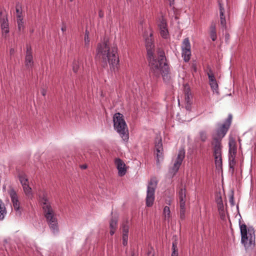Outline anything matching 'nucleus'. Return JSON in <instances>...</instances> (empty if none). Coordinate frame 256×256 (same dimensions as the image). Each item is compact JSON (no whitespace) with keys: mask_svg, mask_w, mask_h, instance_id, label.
<instances>
[{"mask_svg":"<svg viewBox=\"0 0 256 256\" xmlns=\"http://www.w3.org/2000/svg\"><path fill=\"white\" fill-rule=\"evenodd\" d=\"M144 37L150 72L156 77H160L162 75L164 81L168 82L171 78V73L164 50L158 48L155 52L153 50L152 32L150 29L144 32Z\"/></svg>","mask_w":256,"mask_h":256,"instance_id":"1","label":"nucleus"},{"mask_svg":"<svg viewBox=\"0 0 256 256\" xmlns=\"http://www.w3.org/2000/svg\"><path fill=\"white\" fill-rule=\"evenodd\" d=\"M117 50L116 46H110L107 40L98 45L96 56L104 67L108 63L112 70L116 71L118 69L119 60L116 54Z\"/></svg>","mask_w":256,"mask_h":256,"instance_id":"2","label":"nucleus"},{"mask_svg":"<svg viewBox=\"0 0 256 256\" xmlns=\"http://www.w3.org/2000/svg\"><path fill=\"white\" fill-rule=\"evenodd\" d=\"M39 200L44 216L53 234L58 233L59 229L56 214L52 208L48 194L45 192H42L39 196Z\"/></svg>","mask_w":256,"mask_h":256,"instance_id":"3","label":"nucleus"},{"mask_svg":"<svg viewBox=\"0 0 256 256\" xmlns=\"http://www.w3.org/2000/svg\"><path fill=\"white\" fill-rule=\"evenodd\" d=\"M242 236V242L246 248L254 247L255 246V232L252 227L247 228L245 224L240 225Z\"/></svg>","mask_w":256,"mask_h":256,"instance_id":"4","label":"nucleus"},{"mask_svg":"<svg viewBox=\"0 0 256 256\" xmlns=\"http://www.w3.org/2000/svg\"><path fill=\"white\" fill-rule=\"evenodd\" d=\"M113 121L114 129L124 140H128L129 138L128 129L122 114L120 113L116 114L114 116Z\"/></svg>","mask_w":256,"mask_h":256,"instance_id":"5","label":"nucleus"},{"mask_svg":"<svg viewBox=\"0 0 256 256\" xmlns=\"http://www.w3.org/2000/svg\"><path fill=\"white\" fill-rule=\"evenodd\" d=\"M232 120V116L229 114L225 122L223 124H218L216 134L214 135V140L221 141L222 139L225 136Z\"/></svg>","mask_w":256,"mask_h":256,"instance_id":"6","label":"nucleus"},{"mask_svg":"<svg viewBox=\"0 0 256 256\" xmlns=\"http://www.w3.org/2000/svg\"><path fill=\"white\" fill-rule=\"evenodd\" d=\"M157 185V181L155 178H152L148 182L146 198V204L148 206H151L153 204L154 200L155 189Z\"/></svg>","mask_w":256,"mask_h":256,"instance_id":"7","label":"nucleus"},{"mask_svg":"<svg viewBox=\"0 0 256 256\" xmlns=\"http://www.w3.org/2000/svg\"><path fill=\"white\" fill-rule=\"evenodd\" d=\"M8 193L11 198L14 208L16 212V215L20 216L21 214V210L20 207V202L16 192L13 188H11L8 190Z\"/></svg>","mask_w":256,"mask_h":256,"instance_id":"8","label":"nucleus"},{"mask_svg":"<svg viewBox=\"0 0 256 256\" xmlns=\"http://www.w3.org/2000/svg\"><path fill=\"white\" fill-rule=\"evenodd\" d=\"M191 46L188 38L184 39L182 45V57L186 62L189 61L191 56Z\"/></svg>","mask_w":256,"mask_h":256,"instance_id":"9","label":"nucleus"},{"mask_svg":"<svg viewBox=\"0 0 256 256\" xmlns=\"http://www.w3.org/2000/svg\"><path fill=\"white\" fill-rule=\"evenodd\" d=\"M185 156V152L184 150H181L179 151L178 157L175 161L174 166L170 170V172L173 176L178 171L180 166Z\"/></svg>","mask_w":256,"mask_h":256,"instance_id":"10","label":"nucleus"},{"mask_svg":"<svg viewBox=\"0 0 256 256\" xmlns=\"http://www.w3.org/2000/svg\"><path fill=\"white\" fill-rule=\"evenodd\" d=\"M207 74L209 80V84L213 92L218 94V84L214 77V74L210 68H208Z\"/></svg>","mask_w":256,"mask_h":256,"instance_id":"11","label":"nucleus"},{"mask_svg":"<svg viewBox=\"0 0 256 256\" xmlns=\"http://www.w3.org/2000/svg\"><path fill=\"white\" fill-rule=\"evenodd\" d=\"M24 64L26 66L28 70H32L34 64V61L32 54V49L30 46H26Z\"/></svg>","mask_w":256,"mask_h":256,"instance_id":"12","label":"nucleus"},{"mask_svg":"<svg viewBox=\"0 0 256 256\" xmlns=\"http://www.w3.org/2000/svg\"><path fill=\"white\" fill-rule=\"evenodd\" d=\"M158 27L160 36L164 38H167L169 36V33L166 20L163 18L160 20Z\"/></svg>","mask_w":256,"mask_h":256,"instance_id":"13","label":"nucleus"},{"mask_svg":"<svg viewBox=\"0 0 256 256\" xmlns=\"http://www.w3.org/2000/svg\"><path fill=\"white\" fill-rule=\"evenodd\" d=\"M184 100L186 104V108L188 110H190L191 106L192 103V96L189 86H185L184 87Z\"/></svg>","mask_w":256,"mask_h":256,"instance_id":"14","label":"nucleus"},{"mask_svg":"<svg viewBox=\"0 0 256 256\" xmlns=\"http://www.w3.org/2000/svg\"><path fill=\"white\" fill-rule=\"evenodd\" d=\"M220 14V25L224 28H226V16H224V8L220 1L218 0Z\"/></svg>","mask_w":256,"mask_h":256,"instance_id":"15","label":"nucleus"},{"mask_svg":"<svg viewBox=\"0 0 256 256\" xmlns=\"http://www.w3.org/2000/svg\"><path fill=\"white\" fill-rule=\"evenodd\" d=\"M115 164L118 170V174L120 176H123L126 174V170L125 168V164L120 158L115 160Z\"/></svg>","mask_w":256,"mask_h":256,"instance_id":"16","label":"nucleus"},{"mask_svg":"<svg viewBox=\"0 0 256 256\" xmlns=\"http://www.w3.org/2000/svg\"><path fill=\"white\" fill-rule=\"evenodd\" d=\"M155 148L156 150L157 162H159L160 159L162 157L163 151L162 142L160 139L158 140V142L156 141Z\"/></svg>","mask_w":256,"mask_h":256,"instance_id":"17","label":"nucleus"},{"mask_svg":"<svg viewBox=\"0 0 256 256\" xmlns=\"http://www.w3.org/2000/svg\"><path fill=\"white\" fill-rule=\"evenodd\" d=\"M213 146L214 155L220 156L222 155V146L221 141H218L214 140L212 142Z\"/></svg>","mask_w":256,"mask_h":256,"instance_id":"18","label":"nucleus"},{"mask_svg":"<svg viewBox=\"0 0 256 256\" xmlns=\"http://www.w3.org/2000/svg\"><path fill=\"white\" fill-rule=\"evenodd\" d=\"M129 227L128 222L122 224V244L126 246L128 244V234Z\"/></svg>","mask_w":256,"mask_h":256,"instance_id":"19","label":"nucleus"},{"mask_svg":"<svg viewBox=\"0 0 256 256\" xmlns=\"http://www.w3.org/2000/svg\"><path fill=\"white\" fill-rule=\"evenodd\" d=\"M236 142L233 138H230L229 140V156H236Z\"/></svg>","mask_w":256,"mask_h":256,"instance_id":"20","label":"nucleus"},{"mask_svg":"<svg viewBox=\"0 0 256 256\" xmlns=\"http://www.w3.org/2000/svg\"><path fill=\"white\" fill-rule=\"evenodd\" d=\"M1 27L2 30V34L6 36V34L9 32L8 20L6 18H1Z\"/></svg>","mask_w":256,"mask_h":256,"instance_id":"21","label":"nucleus"},{"mask_svg":"<svg viewBox=\"0 0 256 256\" xmlns=\"http://www.w3.org/2000/svg\"><path fill=\"white\" fill-rule=\"evenodd\" d=\"M180 206L185 205L186 198V188H181L178 193Z\"/></svg>","mask_w":256,"mask_h":256,"instance_id":"22","label":"nucleus"},{"mask_svg":"<svg viewBox=\"0 0 256 256\" xmlns=\"http://www.w3.org/2000/svg\"><path fill=\"white\" fill-rule=\"evenodd\" d=\"M210 38L213 41L216 40V24L214 22H212L210 28Z\"/></svg>","mask_w":256,"mask_h":256,"instance_id":"23","label":"nucleus"},{"mask_svg":"<svg viewBox=\"0 0 256 256\" xmlns=\"http://www.w3.org/2000/svg\"><path fill=\"white\" fill-rule=\"evenodd\" d=\"M118 226V220L116 218H112L110 220V235H113L115 231L116 230Z\"/></svg>","mask_w":256,"mask_h":256,"instance_id":"24","label":"nucleus"},{"mask_svg":"<svg viewBox=\"0 0 256 256\" xmlns=\"http://www.w3.org/2000/svg\"><path fill=\"white\" fill-rule=\"evenodd\" d=\"M24 192L26 196L30 198H32V188L30 186L29 184L22 186Z\"/></svg>","mask_w":256,"mask_h":256,"instance_id":"25","label":"nucleus"},{"mask_svg":"<svg viewBox=\"0 0 256 256\" xmlns=\"http://www.w3.org/2000/svg\"><path fill=\"white\" fill-rule=\"evenodd\" d=\"M19 180L22 186L29 184L27 176L24 174H21L19 175Z\"/></svg>","mask_w":256,"mask_h":256,"instance_id":"26","label":"nucleus"},{"mask_svg":"<svg viewBox=\"0 0 256 256\" xmlns=\"http://www.w3.org/2000/svg\"><path fill=\"white\" fill-rule=\"evenodd\" d=\"M163 214L165 220L169 222L170 218V211L168 206H165L164 207L163 210Z\"/></svg>","mask_w":256,"mask_h":256,"instance_id":"27","label":"nucleus"},{"mask_svg":"<svg viewBox=\"0 0 256 256\" xmlns=\"http://www.w3.org/2000/svg\"><path fill=\"white\" fill-rule=\"evenodd\" d=\"M6 212L4 204L0 200V220H2L4 218Z\"/></svg>","mask_w":256,"mask_h":256,"instance_id":"28","label":"nucleus"},{"mask_svg":"<svg viewBox=\"0 0 256 256\" xmlns=\"http://www.w3.org/2000/svg\"><path fill=\"white\" fill-rule=\"evenodd\" d=\"M16 22L19 31L23 30L24 28L23 18L20 17V16H17Z\"/></svg>","mask_w":256,"mask_h":256,"instance_id":"29","label":"nucleus"},{"mask_svg":"<svg viewBox=\"0 0 256 256\" xmlns=\"http://www.w3.org/2000/svg\"><path fill=\"white\" fill-rule=\"evenodd\" d=\"M180 218L182 220H184L186 217L185 205L180 206Z\"/></svg>","mask_w":256,"mask_h":256,"instance_id":"30","label":"nucleus"},{"mask_svg":"<svg viewBox=\"0 0 256 256\" xmlns=\"http://www.w3.org/2000/svg\"><path fill=\"white\" fill-rule=\"evenodd\" d=\"M215 163L216 166L221 167L222 166V155L220 156H215Z\"/></svg>","mask_w":256,"mask_h":256,"instance_id":"31","label":"nucleus"},{"mask_svg":"<svg viewBox=\"0 0 256 256\" xmlns=\"http://www.w3.org/2000/svg\"><path fill=\"white\" fill-rule=\"evenodd\" d=\"M172 256H178V252L177 249V242L176 240L175 242H172Z\"/></svg>","mask_w":256,"mask_h":256,"instance_id":"32","label":"nucleus"},{"mask_svg":"<svg viewBox=\"0 0 256 256\" xmlns=\"http://www.w3.org/2000/svg\"><path fill=\"white\" fill-rule=\"evenodd\" d=\"M217 204H218V209L219 211L220 212H224V205H223V203H222V200L221 198H219L218 199Z\"/></svg>","mask_w":256,"mask_h":256,"instance_id":"33","label":"nucleus"},{"mask_svg":"<svg viewBox=\"0 0 256 256\" xmlns=\"http://www.w3.org/2000/svg\"><path fill=\"white\" fill-rule=\"evenodd\" d=\"M235 164V156H229V165L230 168L234 169Z\"/></svg>","mask_w":256,"mask_h":256,"instance_id":"34","label":"nucleus"},{"mask_svg":"<svg viewBox=\"0 0 256 256\" xmlns=\"http://www.w3.org/2000/svg\"><path fill=\"white\" fill-rule=\"evenodd\" d=\"M79 69V62L74 60L72 64V70L74 72H77Z\"/></svg>","mask_w":256,"mask_h":256,"instance_id":"35","label":"nucleus"},{"mask_svg":"<svg viewBox=\"0 0 256 256\" xmlns=\"http://www.w3.org/2000/svg\"><path fill=\"white\" fill-rule=\"evenodd\" d=\"M200 139L202 142H205L207 138L206 133L204 131H200Z\"/></svg>","mask_w":256,"mask_h":256,"instance_id":"36","label":"nucleus"},{"mask_svg":"<svg viewBox=\"0 0 256 256\" xmlns=\"http://www.w3.org/2000/svg\"><path fill=\"white\" fill-rule=\"evenodd\" d=\"M16 17L18 16H20V17H22V12L21 11V8L18 5H16Z\"/></svg>","mask_w":256,"mask_h":256,"instance_id":"37","label":"nucleus"},{"mask_svg":"<svg viewBox=\"0 0 256 256\" xmlns=\"http://www.w3.org/2000/svg\"><path fill=\"white\" fill-rule=\"evenodd\" d=\"M90 38L87 35L84 36V45L86 47H88L90 45Z\"/></svg>","mask_w":256,"mask_h":256,"instance_id":"38","label":"nucleus"},{"mask_svg":"<svg viewBox=\"0 0 256 256\" xmlns=\"http://www.w3.org/2000/svg\"><path fill=\"white\" fill-rule=\"evenodd\" d=\"M229 202L232 206L234 205L233 193L230 194L229 196Z\"/></svg>","mask_w":256,"mask_h":256,"instance_id":"39","label":"nucleus"},{"mask_svg":"<svg viewBox=\"0 0 256 256\" xmlns=\"http://www.w3.org/2000/svg\"><path fill=\"white\" fill-rule=\"evenodd\" d=\"M98 16L100 18H103L104 16V12L102 10H100L98 12Z\"/></svg>","mask_w":256,"mask_h":256,"instance_id":"40","label":"nucleus"},{"mask_svg":"<svg viewBox=\"0 0 256 256\" xmlns=\"http://www.w3.org/2000/svg\"><path fill=\"white\" fill-rule=\"evenodd\" d=\"M63 32H65L66 31V26L64 25V24H63L62 27V28H61Z\"/></svg>","mask_w":256,"mask_h":256,"instance_id":"41","label":"nucleus"},{"mask_svg":"<svg viewBox=\"0 0 256 256\" xmlns=\"http://www.w3.org/2000/svg\"><path fill=\"white\" fill-rule=\"evenodd\" d=\"M46 92L44 89H42V94L44 96L46 94Z\"/></svg>","mask_w":256,"mask_h":256,"instance_id":"42","label":"nucleus"},{"mask_svg":"<svg viewBox=\"0 0 256 256\" xmlns=\"http://www.w3.org/2000/svg\"><path fill=\"white\" fill-rule=\"evenodd\" d=\"M14 48H11L10 50V54H14Z\"/></svg>","mask_w":256,"mask_h":256,"instance_id":"43","label":"nucleus"},{"mask_svg":"<svg viewBox=\"0 0 256 256\" xmlns=\"http://www.w3.org/2000/svg\"><path fill=\"white\" fill-rule=\"evenodd\" d=\"M89 36V32L87 30H86V33H85V35L84 36Z\"/></svg>","mask_w":256,"mask_h":256,"instance_id":"44","label":"nucleus"},{"mask_svg":"<svg viewBox=\"0 0 256 256\" xmlns=\"http://www.w3.org/2000/svg\"><path fill=\"white\" fill-rule=\"evenodd\" d=\"M81 168L83 169H86L87 168V166L86 165H82V166Z\"/></svg>","mask_w":256,"mask_h":256,"instance_id":"45","label":"nucleus"},{"mask_svg":"<svg viewBox=\"0 0 256 256\" xmlns=\"http://www.w3.org/2000/svg\"><path fill=\"white\" fill-rule=\"evenodd\" d=\"M148 256H154V254H152L151 252H148Z\"/></svg>","mask_w":256,"mask_h":256,"instance_id":"46","label":"nucleus"},{"mask_svg":"<svg viewBox=\"0 0 256 256\" xmlns=\"http://www.w3.org/2000/svg\"><path fill=\"white\" fill-rule=\"evenodd\" d=\"M127 0V2H128V1L130 2L132 0Z\"/></svg>","mask_w":256,"mask_h":256,"instance_id":"47","label":"nucleus"}]
</instances>
